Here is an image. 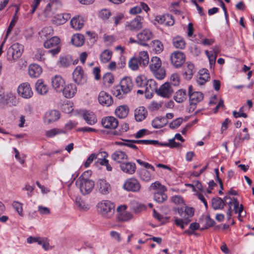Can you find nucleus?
<instances>
[{
	"instance_id": "ea45409f",
	"label": "nucleus",
	"mask_w": 254,
	"mask_h": 254,
	"mask_svg": "<svg viewBox=\"0 0 254 254\" xmlns=\"http://www.w3.org/2000/svg\"><path fill=\"white\" fill-rule=\"evenodd\" d=\"M150 45L152 51L157 54L161 53L164 49L163 44L160 41L158 40L152 41L150 43Z\"/></svg>"
},
{
	"instance_id": "b1692460",
	"label": "nucleus",
	"mask_w": 254,
	"mask_h": 254,
	"mask_svg": "<svg viewBox=\"0 0 254 254\" xmlns=\"http://www.w3.org/2000/svg\"><path fill=\"white\" fill-rule=\"evenodd\" d=\"M178 212L180 216L184 219H190L194 214V209L192 207L184 206L178 208Z\"/></svg>"
},
{
	"instance_id": "774afa93",
	"label": "nucleus",
	"mask_w": 254,
	"mask_h": 254,
	"mask_svg": "<svg viewBox=\"0 0 254 254\" xmlns=\"http://www.w3.org/2000/svg\"><path fill=\"white\" fill-rule=\"evenodd\" d=\"M210 79L209 74H205L204 76L199 75V78L197 80V82L199 85H203Z\"/></svg>"
},
{
	"instance_id": "f03ea898",
	"label": "nucleus",
	"mask_w": 254,
	"mask_h": 254,
	"mask_svg": "<svg viewBox=\"0 0 254 254\" xmlns=\"http://www.w3.org/2000/svg\"><path fill=\"white\" fill-rule=\"evenodd\" d=\"M161 65L162 62L159 58L153 57L151 58L149 68L155 78L159 80L164 79L166 76V71Z\"/></svg>"
},
{
	"instance_id": "7c9ffc66",
	"label": "nucleus",
	"mask_w": 254,
	"mask_h": 254,
	"mask_svg": "<svg viewBox=\"0 0 254 254\" xmlns=\"http://www.w3.org/2000/svg\"><path fill=\"white\" fill-rule=\"evenodd\" d=\"M120 168L124 173L132 174L135 171L136 166L134 163L127 162L122 163Z\"/></svg>"
},
{
	"instance_id": "a18cd8bd",
	"label": "nucleus",
	"mask_w": 254,
	"mask_h": 254,
	"mask_svg": "<svg viewBox=\"0 0 254 254\" xmlns=\"http://www.w3.org/2000/svg\"><path fill=\"white\" fill-rule=\"evenodd\" d=\"M112 52L109 50H105L100 55V59L102 63H107L111 60Z\"/></svg>"
},
{
	"instance_id": "e2e57ef3",
	"label": "nucleus",
	"mask_w": 254,
	"mask_h": 254,
	"mask_svg": "<svg viewBox=\"0 0 254 254\" xmlns=\"http://www.w3.org/2000/svg\"><path fill=\"white\" fill-rule=\"evenodd\" d=\"M70 60L67 57H62L59 60V64L62 67H67L70 64Z\"/></svg>"
},
{
	"instance_id": "864d4df0",
	"label": "nucleus",
	"mask_w": 254,
	"mask_h": 254,
	"mask_svg": "<svg viewBox=\"0 0 254 254\" xmlns=\"http://www.w3.org/2000/svg\"><path fill=\"white\" fill-rule=\"evenodd\" d=\"M133 142L145 145L152 144L156 145L160 144L157 140H135L133 141Z\"/></svg>"
},
{
	"instance_id": "0eeeda50",
	"label": "nucleus",
	"mask_w": 254,
	"mask_h": 254,
	"mask_svg": "<svg viewBox=\"0 0 254 254\" xmlns=\"http://www.w3.org/2000/svg\"><path fill=\"white\" fill-rule=\"evenodd\" d=\"M153 34L150 29L145 28L136 35L138 44L143 46H147L146 42L153 38Z\"/></svg>"
},
{
	"instance_id": "603ef678",
	"label": "nucleus",
	"mask_w": 254,
	"mask_h": 254,
	"mask_svg": "<svg viewBox=\"0 0 254 254\" xmlns=\"http://www.w3.org/2000/svg\"><path fill=\"white\" fill-rule=\"evenodd\" d=\"M134 140H124L123 142H119L117 143L121 145H124L129 147L134 150H137V147L134 145L135 142H133Z\"/></svg>"
},
{
	"instance_id": "4be33fe9",
	"label": "nucleus",
	"mask_w": 254,
	"mask_h": 254,
	"mask_svg": "<svg viewBox=\"0 0 254 254\" xmlns=\"http://www.w3.org/2000/svg\"><path fill=\"white\" fill-rule=\"evenodd\" d=\"M101 156L102 158H98V160L95 162V164L98 166V164L101 166H105L107 171H111L112 170V167L109 163V160L106 158L108 156V153L105 151L101 152Z\"/></svg>"
},
{
	"instance_id": "a878e982",
	"label": "nucleus",
	"mask_w": 254,
	"mask_h": 254,
	"mask_svg": "<svg viewBox=\"0 0 254 254\" xmlns=\"http://www.w3.org/2000/svg\"><path fill=\"white\" fill-rule=\"evenodd\" d=\"M97 187L99 192L103 194L109 193L111 190L110 184L105 180H99L97 183Z\"/></svg>"
},
{
	"instance_id": "9b49d317",
	"label": "nucleus",
	"mask_w": 254,
	"mask_h": 254,
	"mask_svg": "<svg viewBox=\"0 0 254 254\" xmlns=\"http://www.w3.org/2000/svg\"><path fill=\"white\" fill-rule=\"evenodd\" d=\"M23 52V46L19 43H14L8 49L7 54L13 60H16L21 56Z\"/></svg>"
},
{
	"instance_id": "7ed1b4c3",
	"label": "nucleus",
	"mask_w": 254,
	"mask_h": 254,
	"mask_svg": "<svg viewBox=\"0 0 254 254\" xmlns=\"http://www.w3.org/2000/svg\"><path fill=\"white\" fill-rule=\"evenodd\" d=\"M76 185L79 187L81 192L84 194L90 193L94 188L95 184L92 180L84 176H79L76 181Z\"/></svg>"
},
{
	"instance_id": "bb28decb",
	"label": "nucleus",
	"mask_w": 254,
	"mask_h": 254,
	"mask_svg": "<svg viewBox=\"0 0 254 254\" xmlns=\"http://www.w3.org/2000/svg\"><path fill=\"white\" fill-rule=\"evenodd\" d=\"M53 34L54 30L51 26H46L43 28L38 33L39 37L42 40H47Z\"/></svg>"
},
{
	"instance_id": "0e129e2a",
	"label": "nucleus",
	"mask_w": 254,
	"mask_h": 254,
	"mask_svg": "<svg viewBox=\"0 0 254 254\" xmlns=\"http://www.w3.org/2000/svg\"><path fill=\"white\" fill-rule=\"evenodd\" d=\"M171 17L169 14L164 15H158L155 17V20L160 24H164L165 23V20H169Z\"/></svg>"
},
{
	"instance_id": "f257e3e1",
	"label": "nucleus",
	"mask_w": 254,
	"mask_h": 254,
	"mask_svg": "<svg viewBox=\"0 0 254 254\" xmlns=\"http://www.w3.org/2000/svg\"><path fill=\"white\" fill-rule=\"evenodd\" d=\"M149 190L153 193V199L156 202L163 203L167 200V196L165 193L167 189L159 181L152 183Z\"/></svg>"
},
{
	"instance_id": "4c0bfd02",
	"label": "nucleus",
	"mask_w": 254,
	"mask_h": 254,
	"mask_svg": "<svg viewBox=\"0 0 254 254\" xmlns=\"http://www.w3.org/2000/svg\"><path fill=\"white\" fill-rule=\"evenodd\" d=\"M83 117L86 122L90 125L95 124L97 121L94 114L92 112L85 111L83 114Z\"/></svg>"
},
{
	"instance_id": "680f3d73",
	"label": "nucleus",
	"mask_w": 254,
	"mask_h": 254,
	"mask_svg": "<svg viewBox=\"0 0 254 254\" xmlns=\"http://www.w3.org/2000/svg\"><path fill=\"white\" fill-rule=\"evenodd\" d=\"M237 199L236 198H234V197H231L228 194H226L225 196L224 197L223 201L225 203V205L227 204L229 208L232 209V205L234 203V200Z\"/></svg>"
},
{
	"instance_id": "9d476101",
	"label": "nucleus",
	"mask_w": 254,
	"mask_h": 254,
	"mask_svg": "<svg viewBox=\"0 0 254 254\" xmlns=\"http://www.w3.org/2000/svg\"><path fill=\"white\" fill-rule=\"evenodd\" d=\"M72 78L74 81L78 84H83L86 82L87 78L84 73L82 67L77 66L72 73Z\"/></svg>"
},
{
	"instance_id": "2eb2a0df",
	"label": "nucleus",
	"mask_w": 254,
	"mask_h": 254,
	"mask_svg": "<svg viewBox=\"0 0 254 254\" xmlns=\"http://www.w3.org/2000/svg\"><path fill=\"white\" fill-rule=\"evenodd\" d=\"M17 91L19 95L24 98H29L33 95L31 88L28 82L21 84L18 87Z\"/></svg>"
},
{
	"instance_id": "69168bd1",
	"label": "nucleus",
	"mask_w": 254,
	"mask_h": 254,
	"mask_svg": "<svg viewBox=\"0 0 254 254\" xmlns=\"http://www.w3.org/2000/svg\"><path fill=\"white\" fill-rule=\"evenodd\" d=\"M77 125V123L76 122L74 121H69L66 124H65L64 127V129L63 130H64L66 132V131L71 130L74 128Z\"/></svg>"
},
{
	"instance_id": "393cba45",
	"label": "nucleus",
	"mask_w": 254,
	"mask_h": 254,
	"mask_svg": "<svg viewBox=\"0 0 254 254\" xmlns=\"http://www.w3.org/2000/svg\"><path fill=\"white\" fill-rule=\"evenodd\" d=\"M195 71L194 66L192 63L187 62L184 65V75L186 79H190Z\"/></svg>"
},
{
	"instance_id": "c03bdc74",
	"label": "nucleus",
	"mask_w": 254,
	"mask_h": 254,
	"mask_svg": "<svg viewBox=\"0 0 254 254\" xmlns=\"http://www.w3.org/2000/svg\"><path fill=\"white\" fill-rule=\"evenodd\" d=\"M173 46L177 49H184L186 47V43L184 39L180 36L174 37L172 40Z\"/></svg>"
},
{
	"instance_id": "e433bc0d",
	"label": "nucleus",
	"mask_w": 254,
	"mask_h": 254,
	"mask_svg": "<svg viewBox=\"0 0 254 254\" xmlns=\"http://www.w3.org/2000/svg\"><path fill=\"white\" fill-rule=\"evenodd\" d=\"M71 26L75 30H80L84 25L83 20L79 16L74 17L70 21Z\"/></svg>"
},
{
	"instance_id": "5fc2aeb1",
	"label": "nucleus",
	"mask_w": 254,
	"mask_h": 254,
	"mask_svg": "<svg viewBox=\"0 0 254 254\" xmlns=\"http://www.w3.org/2000/svg\"><path fill=\"white\" fill-rule=\"evenodd\" d=\"M12 206L18 214L21 216H23L22 204L18 201H14L12 203Z\"/></svg>"
},
{
	"instance_id": "dca6fc26",
	"label": "nucleus",
	"mask_w": 254,
	"mask_h": 254,
	"mask_svg": "<svg viewBox=\"0 0 254 254\" xmlns=\"http://www.w3.org/2000/svg\"><path fill=\"white\" fill-rule=\"evenodd\" d=\"M173 90L171 85L168 82L162 84L159 89H157V94L164 98H169L172 94Z\"/></svg>"
},
{
	"instance_id": "a19ab883",
	"label": "nucleus",
	"mask_w": 254,
	"mask_h": 254,
	"mask_svg": "<svg viewBox=\"0 0 254 254\" xmlns=\"http://www.w3.org/2000/svg\"><path fill=\"white\" fill-rule=\"evenodd\" d=\"M211 205L215 210L222 209L225 205V203L223 199L220 197L213 198L211 200Z\"/></svg>"
},
{
	"instance_id": "1a4fd4ad",
	"label": "nucleus",
	"mask_w": 254,
	"mask_h": 254,
	"mask_svg": "<svg viewBox=\"0 0 254 254\" xmlns=\"http://www.w3.org/2000/svg\"><path fill=\"white\" fill-rule=\"evenodd\" d=\"M188 94L190 98V105L195 106L200 102L203 98V94L201 92L195 91L191 85L189 86Z\"/></svg>"
},
{
	"instance_id": "c9c22d12",
	"label": "nucleus",
	"mask_w": 254,
	"mask_h": 254,
	"mask_svg": "<svg viewBox=\"0 0 254 254\" xmlns=\"http://www.w3.org/2000/svg\"><path fill=\"white\" fill-rule=\"evenodd\" d=\"M36 90L37 92L41 95L46 94L48 91V86L44 83L42 79L37 80L35 84Z\"/></svg>"
},
{
	"instance_id": "8fccbe9b",
	"label": "nucleus",
	"mask_w": 254,
	"mask_h": 254,
	"mask_svg": "<svg viewBox=\"0 0 254 254\" xmlns=\"http://www.w3.org/2000/svg\"><path fill=\"white\" fill-rule=\"evenodd\" d=\"M34 58L39 61H44L45 59L44 51L42 49H37L34 55Z\"/></svg>"
},
{
	"instance_id": "39448f33",
	"label": "nucleus",
	"mask_w": 254,
	"mask_h": 254,
	"mask_svg": "<svg viewBox=\"0 0 254 254\" xmlns=\"http://www.w3.org/2000/svg\"><path fill=\"white\" fill-rule=\"evenodd\" d=\"M133 86V81L129 77L123 78L120 82V89H117L115 94L119 98L123 97L124 94L129 93Z\"/></svg>"
},
{
	"instance_id": "58836bf2",
	"label": "nucleus",
	"mask_w": 254,
	"mask_h": 254,
	"mask_svg": "<svg viewBox=\"0 0 254 254\" xmlns=\"http://www.w3.org/2000/svg\"><path fill=\"white\" fill-rule=\"evenodd\" d=\"M187 98L186 91L184 89H180L177 91L174 96V100L178 103L184 102Z\"/></svg>"
},
{
	"instance_id": "cd10ccee",
	"label": "nucleus",
	"mask_w": 254,
	"mask_h": 254,
	"mask_svg": "<svg viewBox=\"0 0 254 254\" xmlns=\"http://www.w3.org/2000/svg\"><path fill=\"white\" fill-rule=\"evenodd\" d=\"M147 115V111L144 107H139L134 110L135 119L137 122L144 120Z\"/></svg>"
},
{
	"instance_id": "4468645a",
	"label": "nucleus",
	"mask_w": 254,
	"mask_h": 254,
	"mask_svg": "<svg viewBox=\"0 0 254 254\" xmlns=\"http://www.w3.org/2000/svg\"><path fill=\"white\" fill-rule=\"evenodd\" d=\"M60 117L61 114L59 111L56 110H50L45 113L44 122L47 125H49L58 121Z\"/></svg>"
},
{
	"instance_id": "3c124183",
	"label": "nucleus",
	"mask_w": 254,
	"mask_h": 254,
	"mask_svg": "<svg viewBox=\"0 0 254 254\" xmlns=\"http://www.w3.org/2000/svg\"><path fill=\"white\" fill-rule=\"evenodd\" d=\"M147 81V78L144 75H138L135 79L136 84L138 87H145Z\"/></svg>"
},
{
	"instance_id": "412c9836",
	"label": "nucleus",
	"mask_w": 254,
	"mask_h": 254,
	"mask_svg": "<svg viewBox=\"0 0 254 254\" xmlns=\"http://www.w3.org/2000/svg\"><path fill=\"white\" fill-rule=\"evenodd\" d=\"M145 87V93L147 98L151 97L154 91L157 92V85L155 81L153 79L147 80Z\"/></svg>"
},
{
	"instance_id": "6e6552de",
	"label": "nucleus",
	"mask_w": 254,
	"mask_h": 254,
	"mask_svg": "<svg viewBox=\"0 0 254 254\" xmlns=\"http://www.w3.org/2000/svg\"><path fill=\"white\" fill-rule=\"evenodd\" d=\"M186 60L185 54L180 51H176L170 56V61L172 65L176 68H179L183 64Z\"/></svg>"
},
{
	"instance_id": "a211bd4d",
	"label": "nucleus",
	"mask_w": 254,
	"mask_h": 254,
	"mask_svg": "<svg viewBox=\"0 0 254 254\" xmlns=\"http://www.w3.org/2000/svg\"><path fill=\"white\" fill-rule=\"evenodd\" d=\"M101 124L106 128L115 129L118 126V120L113 117H107L102 119Z\"/></svg>"
},
{
	"instance_id": "ddd939ff",
	"label": "nucleus",
	"mask_w": 254,
	"mask_h": 254,
	"mask_svg": "<svg viewBox=\"0 0 254 254\" xmlns=\"http://www.w3.org/2000/svg\"><path fill=\"white\" fill-rule=\"evenodd\" d=\"M61 5V1L58 0L50 1L47 5L44 10V14L45 16L47 17L52 16Z\"/></svg>"
},
{
	"instance_id": "20e7f679",
	"label": "nucleus",
	"mask_w": 254,
	"mask_h": 254,
	"mask_svg": "<svg viewBox=\"0 0 254 254\" xmlns=\"http://www.w3.org/2000/svg\"><path fill=\"white\" fill-rule=\"evenodd\" d=\"M97 211L103 217L110 218L114 211V204L108 200H102L97 204Z\"/></svg>"
},
{
	"instance_id": "f3484780",
	"label": "nucleus",
	"mask_w": 254,
	"mask_h": 254,
	"mask_svg": "<svg viewBox=\"0 0 254 254\" xmlns=\"http://www.w3.org/2000/svg\"><path fill=\"white\" fill-rule=\"evenodd\" d=\"M124 188L127 191L137 192L140 189V185L137 180L132 178L124 183Z\"/></svg>"
},
{
	"instance_id": "f704fd0d",
	"label": "nucleus",
	"mask_w": 254,
	"mask_h": 254,
	"mask_svg": "<svg viewBox=\"0 0 254 254\" xmlns=\"http://www.w3.org/2000/svg\"><path fill=\"white\" fill-rule=\"evenodd\" d=\"M129 112L128 108L127 105H122L118 107L115 110L116 115L121 118H126Z\"/></svg>"
},
{
	"instance_id": "bf43d9fd",
	"label": "nucleus",
	"mask_w": 254,
	"mask_h": 254,
	"mask_svg": "<svg viewBox=\"0 0 254 254\" xmlns=\"http://www.w3.org/2000/svg\"><path fill=\"white\" fill-rule=\"evenodd\" d=\"M183 121V119L182 118H177L170 123L169 127L172 129L176 128L181 125Z\"/></svg>"
},
{
	"instance_id": "473e14b6",
	"label": "nucleus",
	"mask_w": 254,
	"mask_h": 254,
	"mask_svg": "<svg viewBox=\"0 0 254 254\" xmlns=\"http://www.w3.org/2000/svg\"><path fill=\"white\" fill-rule=\"evenodd\" d=\"M168 121L164 117H157L152 122V126L155 128H160L164 127Z\"/></svg>"
},
{
	"instance_id": "13d9d810",
	"label": "nucleus",
	"mask_w": 254,
	"mask_h": 254,
	"mask_svg": "<svg viewBox=\"0 0 254 254\" xmlns=\"http://www.w3.org/2000/svg\"><path fill=\"white\" fill-rule=\"evenodd\" d=\"M103 80L105 84H111L113 83L114 78L112 74L106 73L104 75Z\"/></svg>"
},
{
	"instance_id": "6e6d98bb",
	"label": "nucleus",
	"mask_w": 254,
	"mask_h": 254,
	"mask_svg": "<svg viewBox=\"0 0 254 254\" xmlns=\"http://www.w3.org/2000/svg\"><path fill=\"white\" fill-rule=\"evenodd\" d=\"M139 61L136 58H132L128 63V66L132 70H136L138 68Z\"/></svg>"
},
{
	"instance_id": "5701e85b",
	"label": "nucleus",
	"mask_w": 254,
	"mask_h": 254,
	"mask_svg": "<svg viewBox=\"0 0 254 254\" xmlns=\"http://www.w3.org/2000/svg\"><path fill=\"white\" fill-rule=\"evenodd\" d=\"M76 87L73 84H68L64 86L62 92L64 96L67 98L73 97L76 93Z\"/></svg>"
},
{
	"instance_id": "aec40b11",
	"label": "nucleus",
	"mask_w": 254,
	"mask_h": 254,
	"mask_svg": "<svg viewBox=\"0 0 254 254\" xmlns=\"http://www.w3.org/2000/svg\"><path fill=\"white\" fill-rule=\"evenodd\" d=\"M52 85L57 92H61L65 85V82L62 76L56 75L52 78Z\"/></svg>"
},
{
	"instance_id": "c756f323",
	"label": "nucleus",
	"mask_w": 254,
	"mask_h": 254,
	"mask_svg": "<svg viewBox=\"0 0 254 254\" xmlns=\"http://www.w3.org/2000/svg\"><path fill=\"white\" fill-rule=\"evenodd\" d=\"M42 72V67L37 64H31L29 67V74L31 77H38Z\"/></svg>"
},
{
	"instance_id": "2f4dec72",
	"label": "nucleus",
	"mask_w": 254,
	"mask_h": 254,
	"mask_svg": "<svg viewBox=\"0 0 254 254\" xmlns=\"http://www.w3.org/2000/svg\"><path fill=\"white\" fill-rule=\"evenodd\" d=\"M112 159L116 162L122 163L123 161L127 159V155L122 151L117 150L111 155Z\"/></svg>"
},
{
	"instance_id": "423d86ee",
	"label": "nucleus",
	"mask_w": 254,
	"mask_h": 254,
	"mask_svg": "<svg viewBox=\"0 0 254 254\" xmlns=\"http://www.w3.org/2000/svg\"><path fill=\"white\" fill-rule=\"evenodd\" d=\"M60 39L58 37H53L49 39L46 40L44 43V46L47 49H51L49 51V53L52 56L58 54L61 50L59 45Z\"/></svg>"
},
{
	"instance_id": "09e8293b",
	"label": "nucleus",
	"mask_w": 254,
	"mask_h": 254,
	"mask_svg": "<svg viewBox=\"0 0 254 254\" xmlns=\"http://www.w3.org/2000/svg\"><path fill=\"white\" fill-rule=\"evenodd\" d=\"M101 152L96 154V153H92L90 154V155L87 158L86 161L85 162L84 164V166L85 167L87 168L93 162V160L97 159L100 158L99 157V156H101Z\"/></svg>"
},
{
	"instance_id": "72a5a7b5",
	"label": "nucleus",
	"mask_w": 254,
	"mask_h": 254,
	"mask_svg": "<svg viewBox=\"0 0 254 254\" xmlns=\"http://www.w3.org/2000/svg\"><path fill=\"white\" fill-rule=\"evenodd\" d=\"M139 61V64L143 66L148 65L149 63V55L147 51H141L139 53L138 58H136Z\"/></svg>"
},
{
	"instance_id": "338daca9",
	"label": "nucleus",
	"mask_w": 254,
	"mask_h": 254,
	"mask_svg": "<svg viewBox=\"0 0 254 254\" xmlns=\"http://www.w3.org/2000/svg\"><path fill=\"white\" fill-rule=\"evenodd\" d=\"M160 145L162 146H169L171 148H174L179 147L181 144L179 143L176 142L175 141V138H173L170 139L169 142L161 143Z\"/></svg>"
},
{
	"instance_id": "c85d7f7f",
	"label": "nucleus",
	"mask_w": 254,
	"mask_h": 254,
	"mask_svg": "<svg viewBox=\"0 0 254 254\" xmlns=\"http://www.w3.org/2000/svg\"><path fill=\"white\" fill-rule=\"evenodd\" d=\"M14 99V96L11 93H3L0 94V106L3 107L9 104Z\"/></svg>"
},
{
	"instance_id": "052dcab7",
	"label": "nucleus",
	"mask_w": 254,
	"mask_h": 254,
	"mask_svg": "<svg viewBox=\"0 0 254 254\" xmlns=\"http://www.w3.org/2000/svg\"><path fill=\"white\" fill-rule=\"evenodd\" d=\"M205 54L209 59V64L211 66L214 65L215 63L217 55L213 54L212 52H209L207 50L205 51Z\"/></svg>"
},
{
	"instance_id": "6ab92c4d",
	"label": "nucleus",
	"mask_w": 254,
	"mask_h": 254,
	"mask_svg": "<svg viewBox=\"0 0 254 254\" xmlns=\"http://www.w3.org/2000/svg\"><path fill=\"white\" fill-rule=\"evenodd\" d=\"M98 101L103 106L109 107L113 103L112 96L107 92L102 91L98 95Z\"/></svg>"
},
{
	"instance_id": "f8f14e48",
	"label": "nucleus",
	"mask_w": 254,
	"mask_h": 254,
	"mask_svg": "<svg viewBox=\"0 0 254 254\" xmlns=\"http://www.w3.org/2000/svg\"><path fill=\"white\" fill-rule=\"evenodd\" d=\"M143 18L140 16H136L133 19L127 22L126 27L131 31H137L142 27Z\"/></svg>"
},
{
	"instance_id": "49530a36",
	"label": "nucleus",
	"mask_w": 254,
	"mask_h": 254,
	"mask_svg": "<svg viewBox=\"0 0 254 254\" xmlns=\"http://www.w3.org/2000/svg\"><path fill=\"white\" fill-rule=\"evenodd\" d=\"M65 131L63 129L54 128L46 131L45 134L48 137H53L60 134H64Z\"/></svg>"
},
{
	"instance_id": "4d7b16f0",
	"label": "nucleus",
	"mask_w": 254,
	"mask_h": 254,
	"mask_svg": "<svg viewBox=\"0 0 254 254\" xmlns=\"http://www.w3.org/2000/svg\"><path fill=\"white\" fill-rule=\"evenodd\" d=\"M62 110L66 114L70 113L73 110L72 107V103L68 102L63 104L62 106Z\"/></svg>"
},
{
	"instance_id": "79ce46f5",
	"label": "nucleus",
	"mask_w": 254,
	"mask_h": 254,
	"mask_svg": "<svg viewBox=\"0 0 254 254\" xmlns=\"http://www.w3.org/2000/svg\"><path fill=\"white\" fill-rule=\"evenodd\" d=\"M71 41L75 46L80 47L84 43V36L80 34H75L72 37Z\"/></svg>"
},
{
	"instance_id": "de8ad7c7",
	"label": "nucleus",
	"mask_w": 254,
	"mask_h": 254,
	"mask_svg": "<svg viewBox=\"0 0 254 254\" xmlns=\"http://www.w3.org/2000/svg\"><path fill=\"white\" fill-rule=\"evenodd\" d=\"M133 217V215L131 213L128 212H121L118 214V219L122 222L128 221L131 219Z\"/></svg>"
},
{
	"instance_id": "37998d69",
	"label": "nucleus",
	"mask_w": 254,
	"mask_h": 254,
	"mask_svg": "<svg viewBox=\"0 0 254 254\" xmlns=\"http://www.w3.org/2000/svg\"><path fill=\"white\" fill-rule=\"evenodd\" d=\"M76 206L80 210L86 211L90 208L88 204L80 197H77L75 201Z\"/></svg>"
}]
</instances>
